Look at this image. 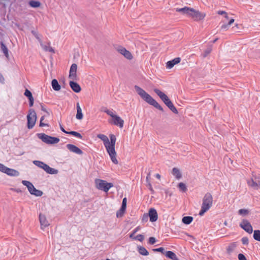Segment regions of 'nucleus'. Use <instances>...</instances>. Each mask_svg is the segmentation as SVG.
<instances>
[{"mask_svg":"<svg viewBox=\"0 0 260 260\" xmlns=\"http://www.w3.org/2000/svg\"><path fill=\"white\" fill-rule=\"evenodd\" d=\"M1 48H2L3 52L5 54V56H6V57L8 58L9 57L8 50L7 48L6 47V46L3 43L1 44Z\"/></svg>","mask_w":260,"mask_h":260,"instance_id":"obj_34","label":"nucleus"},{"mask_svg":"<svg viewBox=\"0 0 260 260\" xmlns=\"http://www.w3.org/2000/svg\"><path fill=\"white\" fill-rule=\"evenodd\" d=\"M33 163L40 168L43 169L47 173H49V166L44 162L38 160L33 161Z\"/></svg>","mask_w":260,"mask_h":260,"instance_id":"obj_21","label":"nucleus"},{"mask_svg":"<svg viewBox=\"0 0 260 260\" xmlns=\"http://www.w3.org/2000/svg\"><path fill=\"white\" fill-rule=\"evenodd\" d=\"M146 180H148V175L146 177Z\"/></svg>","mask_w":260,"mask_h":260,"instance_id":"obj_61","label":"nucleus"},{"mask_svg":"<svg viewBox=\"0 0 260 260\" xmlns=\"http://www.w3.org/2000/svg\"><path fill=\"white\" fill-rule=\"evenodd\" d=\"M69 85L72 88V89L76 93H79L81 90V88L79 84L77 83V82H74V81H73L71 80L69 82Z\"/></svg>","mask_w":260,"mask_h":260,"instance_id":"obj_19","label":"nucleus"},{"mask_svg":"<svg viewBox=\"0 0 260 260\" xmlns=\"http://www.w3.org/2000/svg\"><path fill=\"white\" fill-rule=\"evenodd\" d=\"M134 235H135V234H133V232H132V233H131V234H130V235H129V237H130L131 238H133V239H134Z\"/></svg>","mask_w":260,"mask_h":260,"instance_id":"obj_53","label":"nucleus"},{"mask_svg":"<svg viewBox=\"0 0 260 260\" xmlns=\"http://www.w3.org/2000/svg\"><path fill=\"white\" fill-rule=\"evenodd\" d=\"M59 141V139L58 138L50 136V144H56Z\"/></svg>","mask_w":260,"mask_h":260,"instance_id":"obj_37","label":"nucleus"},{"mask_svg":"<svg viewBox=\"0 0 260 260\" xmlns=\"http://www.w3.org/2000/svg\"><path fill=\"white\" fill-rule=\"evenodd\" d=\"M125 209H122V207H121L120 209L117 212L116 216L117 217H121L123 216Z\"/></svg>","mask_w":260,"mask_h":260,"instance_id":"obj_39","label":"nucleus"},{"mask_svg":"<svg viewBox=\"0 0 260 260\" xmlns=\"http://www.w3.org/2000/svg\"><path fill=\"white\" fill-rule=\"evenodd\" d=\"M51 86L54 90L58 91L61 89V86L56 79H53L51 81Z\"/></svg>","mask_w":260,"mask_h":260,"instance_id":"obj_22","label":"nucleus"},{"mask_svg":"<svg viewBox=\"0 0 260 260\" xmlns=\"http://www.w3.org/2000/svg\"><path fill=\"white\" fill-rule=\"evenodd\" d=\"M242 242L243 244H248V239L247 238L244 237L242 239Z\"/></svg>","mask_w":260,"mask_h":260,"instance_id":"obj_47","label":"nucleus"},{"mask_svg":"<svg viewBox=\"0 0 260 260\" xmlns=\"http://www.w3.org/2000/svg\"><path fill=\"white\" fill-rule=\"evenodd\" d=\"M239 260H247L246 257L242 253L238 254Z\"/></svg>","mask_w":260,"mask_h":260,"instance_id":"obj_45","label":"nucleus"},{"mask_svg":"<svg viewBox=\"0 0 260 260\" xmlns=\"http://www.w3.org/2000/svg\"><path fill=\"white\" fill-rule=\"evenodd\" d=\"M38 137L40 139H41L43 142L49 143V136L46 135L44 134H38Z\"/></svg>","mask_w":260,"mask_h":260,"instance_id":"obj_29","label":"nucleus"},{"mask_svg":"<svg viewBox=\"0 0 260 260\" xmlns=\"http://www.w3.org/2000/svg\"><path fill=\"white\" fill-rule=\"evenodd\" d=\"M156 177L158 179H160V175L159 174H156V175H155Z\"/></svg>","mask_w":260,"mask_h":260,"instance_id":"obj_52","label":"nucleus"},{"mask_svg":"<svg viewBox=\"0 0 260 260\" xmlns=\"http://www.w3.org/2000/svg\"><path fill=\"white\" fill-rule=\"evenodd\" d=\"M22 183L27 187L30 194L37 197H41L43 194V192L37 189L30 182L23 180Z\"/></svg>","mask_w":260,"mask_h":260,"instance_id":"obj_8","label":"nucleus"},{"mask_svg":"<svg viewBox=\"0 0 260 260\" xmlns=\"http://www.w3.org/2000/svg\"><path fill=\"white\" fill-rule=\"evenodd\" d=\"M217 13L219 15H223L224 16L227 14V13L225 11H217Z\"/></svg>","mask_w":260,"mask_h":260,"instance_id":"obj_49","label":"nucleus"},{"mask_svg":"<svg viewBox=\"0 0 260 260\" xmlns=\"http://www.w3.org/2000/svg\"><path fill=\"white\" fill-rule=\"evenodd\" d=\"M254 239L258 241H260V231L255 230L253 233Z\"/></svg>","mask_w":260,"mask_h":260,"instance_id":"obj_33","label":"nucleus"},{"mask_svg":"<svg viewBox=\"0 0 260 260\" xmlns=\"http://www.w3.org/2000/svg\"><path fill=\"white\" fill-rule=\"evenodd\" d=\"M67 148L71 152H74L77 154H82V151L73 144H69L67 145Z\"/></svg>","mask_w":260,"mask_h":260,"instance_id":"obj_17","label":"nucleus"},{"mask_svg":"<svg viewBox=\"0 0 260 260\" xmlns=\"http://www.w3.org/2000/svg\"><path fill=\"white\" fill-rule=\"evenodd\" d=\"M156 242V239L154 237H151L149 239V243L150 244H154Z\"/></svg>","mask_w":260,"mask_h":260,"instance_id":"obj_44","label":"nucleus"},{"mask_svg":"<svg viewBox=\"0 0 260 260\" xmlns=\"http://www.w3.org/2000/svg\"><path fill=\"white\" fill-rule=\"evenodd\" d=\"M13 190L17 192H21V190L20 189H14Z\"/></svg>","mask_w":260,"mask_h":260,"instance_id":"obj_51","label":"nucleus"},{"mask_svg":"<svg viewBox=\"0 0 260 260\" xmlns=\"http://www.w3.org/2000/svg\"><path fill=\"white\" fill-rule=\"evenodd\" d=\"M58 171L55 169H53L50 167V174H57Z\"/></svg>","mask_w":260,"mask_h":260,"instance_id":"obj_46","label":"nucleus"},{"mask_svg":"<svg viewBox=\"0 0 260 260\" xmlns=\"http://www.w3.org/2000/svg\"><path fill=\"white\" fill-rule=\"evenodd\" d=\"M193 220V217L191 216H185L182 218V222L186 224H190Z\"/></svg>","mask_w":260,"mask_h":260,"instance_id":"obj_30","label":"nucleus"},{"mask_svg":"<svg viewBox=\"0 0 260 260\" xmlns=\"http://www.w3.org/2000/svg\"><path fill=\"white\" fill-rule=\"evenodd\" d=\"M140 230V226H137L133 232V234H135L138 231Z\"/></svg>","mask_w":260,"mask_h":260,"instance_id":"obj_50","label":"nucleus"},{"mask_svg":"<svg viewBox=\"0 0 260 260\" xmlns=\"http://www.w3.org/2000/svg\"><path fill=\"white\" fill-rule=\"evenodd\" d=\"M206 16V14L205 13H202L192 8L189 17L194 21H198L203 20Z\"/></svg>","mask_w":260,"mask_h":260,"instance_id":"obj_10","label":"nucleus"},{"mask_svg":"<svg viewBox=\"0 0 260 260\" xmlns=\"http://www.w3.org/2000/svg\"><path fill=\"white\" fill-rule=\"evenodd\" d=\"M138 252L141 255H148L149 254L148 251L145 247H144L143 246H139L138 247Z\"/></svg>","mask_w":260,"mask_h":260,"instance_id":"obj_27","label":"nucleus"},{"mask_svg":"<svg viewBox=\"0 0 260 260\" xmlns=\"http://www.w3.org/2000/svg\"><path fill=\"white\" fill-rule=\"evenodd\" d=\"M192 8L185 7L182 8H178L176 9V11L178 12H181L183 14L186 15L187 16L190 17V14L191 13Z\"/></svg>","mask_w":260,"mask_h":260,"instance_id":"obj_20","label":"nucleus"},{"mask_svg":"<svg viewBox=\"0 0 260 260\" xmlns=\"http://www.w3.org/2000/svg\"><path fill=\"white\" fill-rule=\"evenodd\" d=\"M172 174L173 175V176H174L175 177V178L177 179H180L182 177V174H181L179 169H178L177 168H174L172 169Z\"/></svg>","mask_w":260,"mask_h":260,"instance_id":"obj_25","label":"nucleus"},{"mask_svg":"<svg viewBox=\"0 0 260 260\" xmlns=\"http://www.w3.org/2000/svg\"><path fill=\"white\" fill-rule=\"evenodd\" d=\"M28 128L30 129L33 127L36 123L37 116L35 111L33 109H30L27 116Z\"/></svg>","mask_w":260,"mask_h":260,"instance_id":"obj_9","label":"nucleus"},{"mask_svg":"<svg viewBox=\"0 0 260 260\" xmlns=\"http://www.w3.org/2000/svg\"><path fill=\"white\" fill-rule=\"evenodd\" d=\"M112 120L114 124L118 126L120 128H122L124 121L119 116L115 115Z\"/></svg>","mask_w":260,"mask_h":260,"instance_id":"obj_16","label":"nucleus"},{"mask_svg":"<svg viewBox=\"0 0 260 260\" xmlns=\"http://www.w3.org/2000/svg\"><path fill=\"white\" fill-rule=\"evenodd\" d=\"M153 250L154 251L161 252L162 253L164 251V248L163 247H159L158 248L154 249H153Z\"/></svg>","mask_w":260,"mask_h":260,"instance_id":"obj_48","label":"nucleus"},{"mask_svg":"<svg viewBox=\"0 0 260 260\" xmlns=\"http://www.w3.org/2000/svg\"><path fill=\"white\" fill-rule=\"evenodd\" d=\"M29 5L32 7L37 8L40 6V4L38 2L31 1L29 2Z\"/></svg>","mask_w":260,"mask_h":260,"instance_id":"obj_38","label":"nucleus"},{"mask_svg":"<svg viewBox=\"0 0 260 260\" xmlns=\"http://www.w3.org/2000/svg\"><path fill=\"white\" fill-rule=\"evenodd\" d=\"M211 52V50H209L208 51H207V53H209Z\"/></svg>","mask_w":260,"mask_h":260,"instance_id":"obj_59","label":"nucleus"},{"mask_svg":"<svg viewBox=\"0 0 260 260\" xmlns=\"http://www.w3.org/2000/svg\"><path fill=\"white\" fill-rule=\"evenodd\" d=\"M224 224L225 225H227V222H226V221H225V222H224Z\"/></svg>","mask_w":260,"mask_h":260,"instance_id":"obj_60","label":"nucleus"},{"mask_svg":"<svg viewBox=\"0 0 260 260\" xmlns=\"http://www.w3.org/2000/svg\"><path fill=\"white\" fill-rule=\"evenodd\" d=\"M48 211L47 208H42L39 215V222L40 229L44 232L48 233L49 222L47 219Z\"/></svg>","mask_w":260,"mask_h":260,"instance_id":"obj_4","label":"nucleus"},{"mask_svg":"<svg viewBox=\"0 0 260 260\" xmlns=\"http://www.w3.org/2000/svg\"><path fill=\"white\" fill-rule=\"evenodd\" d=\"M49 50H50V52H52L53 53H54V51L53 48L50 47Z\"/></svg>","mask_w":260,"mask_h":260,"instance_id":"obj_56","label":"nucleus"},{"mask_svg":"<svg viewBox=\"0 0 260 260\" xmlns=\"http://www.w3.org/2000/svg\"><path fill=\"white\" fill-rule=\"evenodd\" d=\"M217 40H218V38H216V39H215V40L213 41V43L216 42V41H217Z\"/></svg>","mask_w":260,"mask_h":260,"instance_id":"obj_57","label":"nucleus"},{"mask_svg":"<svg viewBox=\"0 0 260 260\" xmlns=\"http://www.w3.org/2000/svg\"><path fill=\"white\" fill-rule=\"evenodd\" d=\"M44 49L47 51V47L46 46H45L44 47Z\"/></svg>","mask_w":260,"mask_h":260,"instance_id":"obj_58","label":"nucleus"},{"mask_svg":"<svg viewBox=\"0 0 260 260\" xmlns=\"http://www.w3.org/2000/svg\"><path fill=\"white\" fill-rule=\"evenodd\" d=\"M24 95L28 98L29 101V106L30 107L32 106L34 100L31 92L26 89L25 90Z\"/></svg>","mask_w":260,"mask_h":260,"instance_id":"obj_23","label":"nucleus"},{"mask_svg":"<svg viewBox=\"0 0 260 260\" xmlns=\"http://www.w3.org/2000/svg\"><path fill=\"white\" fill-rule=\"evenodd\" d=\"M116 49L117 52L123 55L126 59L129 60L133 59V56L132 53L128 50H127L124 47L119 46L116 48Z\"/></svg>","mask_w":260,"mask_h":260,"instance_id":"obj_13","label":"nucleus"},{"mask_svg":"<svg viewBox=\"0 0 260 260\" xmlns=\"http://www.w3.org/2000/svg\"><path fill=\"white\" fill-rule=\"evenodd\" d=\"M224 17L226 20H228V19H229V16H228V13H227V14H226L224 16Z\"/></svg>","mask_w":260,"mask_h":260,"instance_id":"obj_54","label":"nucleus"},{"mask_svg":"<svg viewBox=\"0 0 260 260\" xmlns=\"http://www.w3.org/2000/svg\"><path fill=\"white\" fill-rule=\"evenodd\" d=\"M77 65L76 63H73L70 69L69 78L73 81H76L78 79L77 71Z\"/></svg>","mask_w":260,"mask_h":260,"instance_id":"obj_12","label":"nucleus"},{"mask_svg":"<svg viewBox=\"0 0 260 260\" xmlns=\"http://www.w3.org/2000/svg\"><path fill=\"white\" fill-rule=\"evenodd\" d=\"M154 91L172 111L175 113H178L177 109L165 93L156 88L154 89Z\"/></svg>","mask_w":260,"mask_h":260,"instance_id":"obj_5","label":"nucleus"},{"mask_svg":"<svg viewBox=\"0 0 260 260\" xmlns=\"http://www.w3.org/2000/svg\"><path fill=\"white\" fill-rule=\"evenodd\" d=\"M108 115H109L112 119L114 117L116 114H115V112L113 110H107L105 111Z\"/></svg>","mask_w":260,"mask_h":260,"instance_id":"obj_40","label":"nucleus"},{"mask_svg":"<svg viewBox=\"0 0 260 260\" xmlns=\"http://www.w3.org/2000/svg\"><path fill=\"white\" fill-rule=\"evenodd\" d=\"M148 216L151 222L156 221L158 218V215L156 210L154 208H150L148 212Z\"/></svg>","mask_w":260,"mask_h":260,"instance_id":"obj_15","label":"nucleus"},{"mask_svg":"<svg viewBox=\"0 0 260 260\" xmlns=\"http://www.w3.org/2000/svg\"><path fill=\"white\" fill-rule=\"evenodd\" d=\"M178 186L180 190H182L184 192H185L187 190V188L186 187L185 184L182 182L179 183L178 184Z\"/></svg>","mask_w":260,"mask_h":260,"instance_id":"obj_35","label":"nucleus"},{"mask_svg":"<svg viewBox=\"0 0 260 260\" xmlns=\"http://www.w3.org/2000/svg\"><path fill=\"white\" fill-rule=\"evenodd\" d=\"M234 21L235 19L234 18L230 19L228 24H224L221 26V29L223 30H228L229 26L233 24Z\"/></svg>","mask_w":260,"mask_h":260,"instance_id":"obj_28","label":"nucleus"},{"mask_svg":"<svg viewBox=\"0 0 260 260\" xmlns=\"http://www.w3.org/2000/svg\"><path fill=\"white\" fill-rule=\"evenodd\" d=\"M180 61L181 58L180 57H176L166 63V68L169 69H172L175 64L179 63Z\"/></svg>","mask_w":260,"mask_h":260,"instance_id":"obj_18","label":"nucleus"},{"mask_svg":"<svg viewBox=\"0 0 260 260\" xmlns=\"http://www.w3.org/2000/svg\"><path fill=\"white\" fill-rule=\"evenodd\" d=\"M135 88L138 94L145 102L148 103L149 104L153 106L158 110L162 111H163L162 107L144 90L138 86H135Z\"/></svg>","mask_w":260,"mask_h":260,"instance_id":"obj_2","label":"nucleus"},{"mask_svg":"<svg viewBox=\"0 0 260 260\" xmlns=\"http://www.w3.org/2000/svg\"><path fill=\"white\" fill-rule=\"evenodd\" d=\"M0 172L11 177H18L20 175L18 171L9 168L2 163H0Z\"/></svg>","mask_w":260,"mask_h":260,"instance_id":"obj_7","label":"nucleus"},{"mask_svg":"<svg viewBox=\"0 0 260 260\" xmlns=\"http://www.w3.org/2000/svg\"><path fill=\"white\" fill-rule=\"evenodd\" d=\"M63 132L67 134L72 135L76 137L77 138H82V136L81 135V134L76 131H63Z\"/></svg>","mask_w":260,"mask_h":260,"instance_id":"obj_31","label":"nucleus"},{"mask_svg":"<svg viewBox=\"0 0 260 260\" xmlns=\"http://www.w3.org/2000/svg\"><path fill=\"white\" fill-rule=\"evenodd\" d=\"M43 118H42L40 121V125L42 126L43 125H44V124L43 123Z\"/></svg>","mask_w":260,"mask_h":260,"instance_id":"obj_55","label":"nucleus"},{"mask_svg":"<svg viewBox=\"0 0 260 260\" xmlns=\"http://www.w3.org/2000/svg\"><path fill=\"white\" fill-rule=\"evenodd\" d=\"M213 201L212 194L209 192L206 193L203 198L201 209L199 214V215L203 216L205 212L211 208L213 205Z\"/></svg>","mask_w":260,"mask_h":260,"instance_id":"obj_3","label":"nucleus"},{"mask_svg":"<svg viewBox=\"0 0 260 260\" xmlns=\"http://www.w3.org/2000/svg\"><path fill=\"white\" fill-rule=\"evenodd\" d=\"M98 137L103 141L112 161L114 164H118V161L116 158V152L115 149L116 141V136L114 135L111 134L110 135V141H109L108 138L106 135L103 134L98 135Z\"/></svg>","mask_w":260,"mask_h":260,"instance_id":"obj_1","label":"nucleus"},{"mask_svg":"<svg viewBox=\"0 0 260 260\" xmlns=\"http://www.w3.org/2000/svg\"><path fill=\"white\" fill-rule=\"evenodd\" d=\"M238 213L241 215H246L249 213V211L245 209H241L238 211Z\"/></svg>","mask_w":260,"mask_h":260,"instance_id":"obj_36","label":"nucleus"},{"mask_svg":"<svg viewBox=\"0 0 260 260\" xmlns=\"http://www.w3.org/2000/svg\"><path fill=\"white\" fill-rule=\"evenodd\" d=\"M240 226L244 231L249 234H251L253 232L252 227L250 222L246 219H243L240 224Z\"/></svg>","mask_w":260,"mask_h":260,"instance_id":"obj_14","label":"nucleus"},{"mask_svg":"<svg viewBox=\"0 0 260 260\" xmlns=\"http://www.w3.org/2000/svg\"><path fill=\"white\" fill-rule=\"evenodd\" d=\"M248 186L254 189H258L260 188V175L255 176L254 178L247 180Z\"/></svg>","mask_w":260,"mask_h":260,"instance_id":"obj_11","label":"nucleus"},{"mask_svg":"<svg viewBox=\"0 0 260 260\" xmlns=\"http://www.w3.org/2000/svg\"><path fill=\"white\" fill-rule=\"evenodd\" d=\"M236 247V244L235 243H232L227 247L226 250L228 254H230L235 249Z\"/></svg>","mask_w":260,"mask_h":260,"instance_id":"obj_32","label":"nucleus"},{"mask_svg":"<svg viewBox=\"0 0 260 260\" xmlns=\"http://www.w3.org/2000/svg\"><path fill=\"white\" fill-rule=\"evenodd\" d=\"M95 187L101 190L107 192L109 190L113 187L112 183H108L106 181L100 179H95L94 180Z\"/></svg>","mask_w":260,"mask_h":260,"instance_id":"obj_6","label":"nucleus"},{"mask_svg":"<svg viewBox=\"0 0 260 260\" xmlns=\"http://www.w3.org/2000/svg\"><path fill=\"white\" fill-rule=\"evenodd\" d=\"M166 257L172 259V260H179L178 258L176 256V254L171 251H168L166 252Z\"/></svg>","mask_w":260,"mask_h":260,"instance_id":"obj_26","label":"nucleus"},{"mask_svg":"<svg viewBox=\"0 0 260 260\" xmlns=\"http://www.w3.org/2000/svg\"><path fill=\"white\" fill-rule=\"evenodd\" d=\"M121 207H122V210L126 209V198H124L123 199Z\"/></svg>","mask_w":260,"mask_h":260,"instance_id":"obj_43","label":"nucleus"},{"mask_svg":"<svg viewBox=\"0 0 260 260\" xmlns=\"http://www.w3.org/2000/svg\"><path fill=\"white\" fill-rule=\"evenodd\" d=\"M76 118L78 119H82L83 118V114L82 112V109L80 107V104L79 103H77V114H76Z\"/></svg>","mask_w":260,"mask_h":260,"instance_id":"obj_24","label":"nucleus"},{"mask_svg":"<svg viewBox=\"0 0 260 260\" xmlns=\"http://www.w3.org/2000/svg\"><path fill=\"white\" fill-rule=\"evenodd\" d=\"M148 217L149 216L148 214H144L142 218V221L143 222H147L148 221Z\"/></svg>","mask_w":260,"mask_h":260,"instance_id":"obj_42","label":"nucleus"},{"mask_svg":"<svg viewBox=\"0 0 260 260\" xmlns=\"http://www.w3.org/2000/svg\"><path fill=\"white\" fill-rule=\"evenodd\" d=\"M144 236L141 234L138 235L134 238V239L139 240L140 242H142L144 240Z\"/></svg>","mask_w":260,"mask_h":260,"instance_id":"obj_41","label":"nucleus"}]
</instances>
